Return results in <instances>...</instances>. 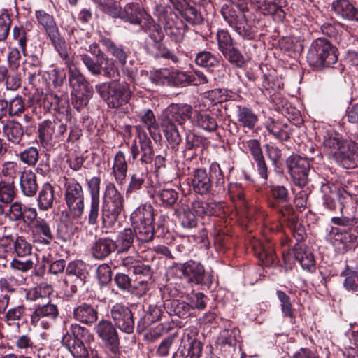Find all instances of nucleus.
Here are the masks:
<instances>
[{"label":"nucleus","mask_w":358,"mask_h":358,"mask_svg":"<svg viewBox=\"0 0 358 358\" xmlns=\"http://www.w3.org/2000/svg\"><path fill=\"white\" fill-rule=\"evenodd\" d=\"M331 8L338 17L358 22V10L348 0H335Z\"/></svg>","instance_id":"obj_23"},{"label":"nucleus","mask_w":358,"mask_h":358,"mask_svg":"<svg viewBox=\"0 0 358 358\" xmlns=\"http://www.w3.org/2000/svg\"><path fill=\"white\" fill-rule=\"evenodd\" d=\"M124 199L122 194L113 182H108L103 192L101 210L102 227L111 229L124 210Z\"/></svg>","instance_id":"obj_2"},{"label":"nucleus","mask_w":358,"mask_h":358,"mask_svg":"<svg viewBox=\"0 0 358 358\" xmlns=\"http://www.w3.org/2000/svg\"><path fill=\"white\" fill-rule=\"evenodd\" d=\"M341 276H345L343 286L347 290L357 291L358 289V271H350L346 265L345 270L341 273Z\"/></svg>","instance_id":"obj_51"},{"label":"nucleus","mask_w":358,"mask_h":358,"mask_svg":"<svg viewBox=\"0 0 358 358\" xmlns=\"http://www.w3.org/2000/svg\"><path fill=\"white\" fill-rule=\"evenodd\" d=\"M237 119L239 124L249 129H252L258 121V117L249 108L237 106Z\"/></svg>","instance_id":"obj_34"},{"label":"nucleus","mask_w":358,"mask_h":358,"mask_svg":"<svg viewBox=\"0 0 358 358\" xmlns=\"http://www.w3.org/2000/svg\"><path fill=\"white\" fill-rule=\"evenodd\" d=\"M166 305L171 315L185 318L191 314L192 306L184 301L173 299Z\"/></svg>","instance_id":"obj_42"},{"label":"nucleus","mask_w":358,"mask_h":358,"mask_svg":"<svg viewBox=\"0 0 358 358\" xmlns=\"http://www.w3.org/2000/svg\"><path fill=\"white\" fill-rule=\"evenodd\" d=\"M20 159L29 166L34 165L38 159V150L34 147L28 148L20 155Z\"/></svg>","instance_id":"obj_64"},{"label":"nucleus","mask_w":358,"mask_h":358,"mask_svg":"<svg viewBox=\"0 0 358 358\" xmlns=\"http://www.w3.org/2000/svg\"><path fill=\"white\" fill-rule=\"evenodd\" d=\"M92 94L84 91L71 92L72 106L78 111L81 110L87 105Z\"/></svg>","instance_id":"obj_50"},{"label":"nucleus","mask_w":358,"mask_h":358,"mask_svg":"<svg viewBox=\"0 0 358 358\" xmlns=\"http://www.w3.org/2000/svg\"><path fill=\"white\" fill-rule=\"evenodd\" d=\"M139 117L150 134L151 135L155 134L158 129V124L153 112L150 109L142 110L139 114Z\"/></svg>","instance_id":"obj_53"},{"label":"nucleus","mask_w":358,"mask_h":358,"mask_svg":"<svg viewBox=\"0 0 358 358\" xmlns=\"http://www.w3.org/2000/svg\"><path fill=\"white\" fill-rule=\"evenodd\" d=\"M53 292L52 285L47 282H42L36 287L29 289L27 293V298L29 301H36L41 298H46Z\"/></svg>","instance_id":"obj_44"},{"label":"nucleus","mask_w":358,"mask_h":358,"mask_svg":"<svg viewBox=\"0 0 358 358\" xmlns=\"http://www.w3.org/2000/svg\"><path fill=\"white\" fill-rule=\"evenodd\" d=\"M195 63L199 66L210 69L218 65L219 59L209 51H201L196 55Z\"/></svg>","instance_id":"obj_45"},{"label":"nucleus","mask_w":358,"mask_h":358,"mask_svg":"<svg viewBox=\"0 0 358 358\" xmlns=\"http://www.w3.org/2000/svg\"><path fill=\"white\" fill-rule=\"evenodd\" d=\"M180 270L189 282L196 285L206 283L205 269L200 262L189 260L181 265Z\"/></svg>","instance_id":"obj_20"},{"label":"nucleus","mask_w":358,"mask_h":358,"mask_svg":"<svg viewBox=\"0 0 358 358\" xmlns=\"http://www.w3.org/2000/svg\"><path fill=\"white\" fill-rule=\"evenodd\" d=\"M115 326L121 331L130 334L134 330V319L131 310L127 306L115 303L110 310Z\"/></svg>","instance_id":"obj_11"},{"label":"nucleus","mask_w":358,"mask_h":358,"mask_svg":"<svg viewBox=\"0 0 358 358\" xmlns=\"http://www.w3.org/2000/svg\"><path fill=\"white\" fill-rule=\"evenodd\" d=\"M266 128L275 138L282 141H287L290 138V132L286 129L285 125L275 122L273 119L268 121Z\"/></svg>","instance_id":"obj_40"},{"label":"nucleus","mask_w":358,"mask_h":358,"mask_svg":"<svg viewBox=\"0 0 358 358\" xmlns=\"http://www.w3.org/2000/svg\"><path fill=\"white\" fill-rule=\"evenodd\" d=\"M192 186L193 190L197 194H206L210 192L212 183L206 169L199 168L194 170Z\"/></svg>","instance_id":"obj_24"},{"label":"nucleus","mask_w":358,"mask_h":358,"mask_svg":"<svg viewBox=\"0 0 358 358\" xmlns=\"http://www.w3.org/2000/svg\"><path fill=\"white\" fill-rule=\"evenodd\" d=\"M218 48L222 53L234 47L233 39L229 33L224 30H220L217 33Z\"/></svg>","instance_id":"obj_56"},{"label":"nucleus","mask_w":358,"mask_h":358,"mask_svg":"<svg viewBox=\"0 0 358 358\" xmlns=\"http://www.w3.org/2000/svg\"><path fill=\"white\" fill-rule=\"evenodd\" d=\"M296 259L300 263L301 267L309 271L315 268V261L313 253L301 243H296L294 248Z\"/></svg>","instance_id":"obj_26"},{"label":"nucleus","mask_w":358,"mask_h":358,"mask_svg":"<svg viewBox=\"0 0 358 358\" xmlns=\"http://www.w3.org/2000/svg\"><path fill=\"white\" fill-rule=\"evenodd\" d=\"M24 132V127L17 121L9 120L3 127L4 136L9 142L15 145L20 143Z\"/></svg>","instance_id":"obj_27"},{"label":"nucleus","mask_w":358,"mask_h":358,"mask_svg":"<svg viewBox=\"0 0 358 358\" xmlns=\"http://www.w3.org/2000/svg\"><path fill=\"white\" fill-rule=\"evenodd\" d=\"M176 9L179 11L180 16L189 24L199 25L203 22V18L201 12L185 1L177 7Z\"/></svg>","instance_id":"obj_29"},{"label":"nucleus","mask_w":358,"mask_h":358,"mask_svg":"<svg viewBox=\"0 0 358 358\" xmlns=\"http://www.w3.org/2000/svg\"><path fill=\"white\" fill-rule=\"evenodd\" d=\"M64 200L74 219L80 218L85 209L84 192L81 185L74 178H64Z\"/></svg>","instance_id":"obj_8"},{"label":"nucleus","mask_w":358,"mask_h":358,"mask_svg":"<svg viewBox=\"0 0 358 358\" xmlns=\"http://www.w3.org/2000/svg\"><path fill=\"white\" fill-rule=\"evenodd\" d=\"M192 107L188 104H171L163 112L162 122L182 125L190 119Z\"/></svg>","instance_id":"obj_16"},{"label":"nucleus","mask_w":358,"mask_h":358,"mask_svg":"<svg viewBox=\"0 0 358 358\" xmlns=\"http://www.w3.org/2000/svg\"><path fill=\"white\" fill-rule=\"evenodd\" d=\"M94 331L108 348L113 352L117 351L120 340L117 330L110 321L100 320L95 326Z\"/></svg>","instance_id":"obj_15"},{"label":"nucleus","mask_w":358,"mask_h":358,"mask_svg":"<svg viewBox=\"0 0 358 358\" xmlns=\"http://www.w3.org/2000/svg\"><path fill=\"white\" fill-rule=\"evenodd\" d=\"M85 50L95 57L94 59L86 53L80 55V60L92 75L97 76L103 73V76L108 78L114 77L116 69L113 62L109 60L98 43H93L89 45L88 48H85Z\"/></svg>","instance_id":"obj_5"},{"label":"nucleus","mask_w":358,"mask_h":358,"mask_svg":"<svg viewBox=\"0 0 358 358\" xmlns=\"http://www.w3.org/2000/svg\"><path fill=\"white\" fill-rule=\"evenodd\" d=\"M66 273L69 275H75L83 285L89 277L87 265L83 261H72L69 263Z\"/></svg>","instance_id":"obj_37"},{"label":"nucleus","mask_w":358,"mask_h":358,"mask_svg":"<svg viewBox=\"0 0 358 358\" xmlns=\"http://www.w3.org/2000/svg\"><path fill=\"white\" fill-rule=\"evenodd\" d=\"M128 165L124 153L119 150L115 155L112 167V175L119 185L125 183Z\"/></svg>","instance_id":"obj_25"},{"label":"nucleus","mask_w":358,"mask_h":358,"mask_svg":"<svg viewBox=\"0 0 358 358\" xmlns=\"http://www.w3.org/2000/svg\"><path fill=\"white\" fill-rule=\"evenodd\" d=\"M337 50L331 43L319 38L313 41L308 50L307 60L309 64L317 69L329 67L338 60Z\"/></svg>","instance_id":"obj_6"},{"label":"nucleus","mask_w":358,"mask_h":358,"mask_svg":"<svg viewBox=\"0 0 358 358\" xmlns=\"http://www.w3.org/2000/svg\"><path fill=\"white\" fill-rule=\"evenodd\" d=\"M145 175L143 173H134L130 176V181L126 190V194L129 195L142 188L145 182Z\"/></svg>","instance_id":"obj_58"},{"label":"nucleus","mask_w":358,"mask_h":358,"mask_svg":"<svg viewBox=\"0 0 358 358\" xmlns=\"http://www.w3.org/2000/svg\"><path fill=\"white\" fill-rule=\"evenodd\" d=\"M73 317L80 323L91 325L98 320V310L91 304L82 303L74 308Z\"/></svg>","instance_id":"obj_22"},{"label":"nucleus","mask_w":358,"mask_h":358,"mask_svg":"<svg viewBox=\"0 0 358 358\" xmlns=\"http://www.w3.org/2000/svg\"><path fill=\"white\" fill-rule=\"evenodd\" d=\"M162 127L169 143L172 147L178 145L181 141V137L177 126L175 124L162 122Z\"/></svg>","instance_id":"obj_47"},{"label":"nucleus","mask_w":358,"mask_h":358,"mask_svg":"<svg viewBox=\"0 0 358 358\" xmlns=\"http://www.w3.org/2000/svg\"><path fill=\"white\" fill-rule=\"evenodd\" d=\"M276 294L280 302V308L284 317L289 318L290 322L294 324L295 312L291 303L290 297L285 292L280 290L277 291Z\"/></svg>","instance_id":"obj_43"},{"label":"nucleus","mask_w":358,"mask_h":358,"mask_svg":"<svg viewBox=\"0 0 358 358\" xmlns=\"http://www.w3.org/2000/svg\"><path fill=\"white\" fill-rule=\"evenodd\" d=\"M20 189L22 194L27 197L36 195L38 187L36 182V176L31 170L24 171L20 176Z\"/></svg>","instance_id":"obj_28"},{"label":"nucleus","mask_w":358,"mask_h":358,"mask_svg":"<svg viewBox=\"0 0 358 358\" xmlns=\"http://www.w3.org/2000/svg\"><path fill=\"white\" fill-rule=\"evenodd\" d=\"M115 282L117 286L124 291H130L133 287L140 289V287L136 280L134 281V285H132L131 278L124 273H117L115 276Z\"/></svg>","instance_id":"obj_57"},{"label":"nucleus","mask_w":358,"mask_h":358,"mask_svg":"<svg viewBox=\"0 0 358 358\" xmlns=\"http://www.w3.org/2000/svg\"><path fill=\"white\" fill-rule=\"evenodd\" d=\"M287 166L293 182L300 187H304L308 182L310 169L308 159L299 155H292L287 160Z\"/></svg>","instance_id":"obj_14"},{"label":"nucleus","mask_w":358,"mask_h":358,"mask_svg":"<svg viewBox=\"0 0 358 358\" xmlns=\"http://www.w3.org/2000/svg\"><path fill=\"white\" fill-rule=\"evenodd\" d=\"M134 227V236L140 243H148L154 237V227L152 224H133Z\"/></svg>","instance_id":"obj_46"},{"label":"nucleus","mask_w":358,"mask_h":358,"mask_svg":"<svg viewBox=\"0 0 358 358\" xmlns=\"http://www.w3.org/2000/svg\"><path fill=\"white\" fill-rule=\"evenodd\" d=\"M228 191L232 201H238L242 204L245 203L244 188L241 183H230Z\"/></svg>","instance_id":"obj_60"},{"label":"nucleus","mask_w":358,"mask_h":358,"mask_svg":"<svg viewBox=\"0 0 358 358\" xmlns=\"http://www.w3.org/2000/svg\"><path fill=\"white\" fill-rule=\"evenodd\" d=\"M242 144L245 152L249 154L253 160L264 155L261 142L258 139L243 140Z\"/></svg>","instance_id":"obj_48"},{"label":"nucleus","mask_w":358,"mask_h":358,"mask_svg":"<svg viewBox=\"0 0 358 358\" xmlns=\"http://www.w3.org/2000/svg\"><path fill=\"white\" fill-rule=\"evenodd\" d=\"M196 125L207 131H214L218 125L216 120L207 112H196L194 116Z\"/></svg>","instance_id":"obj_38"},{"label":"nucleus","mask_w":358,"mask_h":358,"mask_svg":"<svg viewBox=\"0 0 358 358\" xmlns=\"http://www.w3.org/2000/svg\"><path fill=\"white\" fill-rule=\"evenodd\" d=\"M12 20L7 13L0 15V43L5 45V41L8 36Z\"/></svg>","instance_id":"obj_59"},{"label":"nucleus","mask_w":358,"mask_h":358,"mask_svg":"<svg viewBox=\"0 0 358 358\" xmlns=\"http://www.w3.org/2000/svg\"><path fill=\"white\" fill-rule=\"evenodd\" d=\"M10 267L14 271L26 273L33 268L34 262L30 259L23 261L14 258L10 263Z\"/></svg>","instance_id":"obj_63"},{"label":"nucleus","mask_w":358,"mask_h":358,"mask_svg":"<svg viewBox=\"0 0 358 358\" xmlns=\"http://www.w3.org/2000/svg\"><path fill=\"white\" fill-rule=\"evenodd\" d=\"M157 82L164 85L179 86L189 85V73L176 69H164L156 73Z\"/></svg>","instance_id":"obj_19"},{"label":"nucleus","mask_w":358,"mask_h":358,"mask_svg":"<svg viewBox=\"0 0 358 358\" xmlns=\"http://www.w3.org/2000/svg\"><path fill=\"white\" fill-rule=\"evenodd\" d=\"M114 240L108 237L96 239L90 247L92 256L99 260H103L115 252Z\"/></svg>","instance_id":"obj_21"},{"label":"nucleus","mask_w":358,"mask_h":358,"mask_svg":"<svg viewBox=\"0 0 358 358\" xmlns=\"http://www.w3.org/2000/svg\"><path fill=\"white\" fill-rule=\"evenodd\" d=\"M55 199L53 187L46 182L43 185L38 196V206L42 211H47L53 206Z\"/></svg>","instance_id":"obj_32"},{"label":"nucleus","mask_w":358,"mask_h":358,"mask_svg":"<svg viewBox=\"0 0 358 358\" xmlns=\"http://www.w3.org/2000/svg\"><path fill=\"white\" fill-rule=\"evenodd\" d=\"M87 189L90 196V203L87 211V223L95 226L98 223L100 214V189L101 178L94 176L87 180Z\"/></svg>","instance_id":"obj_12"},{"label":"nucleus","mask_w":358,"mask_h":358,"mask_svg":"<svg viewBox=\"0 0 358 358\" xmlns=\"http://www.w3.org/2000/svg\"><path fill=\"white\" fill-rule=\"evenodd\" d=\"M185 337L188 358H200L202 352V344L196 339H192L189 335Z\"/></svg>","instance_id":"obj_55"},{"label":"nucleus","mask_w":358,"mask_h":358,"mask_svg":"<svg viewBox=\"0 0 358 358\" xmlns=\"http://www.w3.org/2000/svg\"><path fill=\"white\" fill-rule=\"evenodd\" d=\"M100 42L106 50L115 57L122 65L126 64L129 53L122 46L117 45L112 40L107 38H101Z\"/></svg>","instance_id":"obj_36"},{"label":"nucleus","mask_w":358,"mask_h":358,"mask_svg":"<svg viewBox=\"0 0 358 358\" xmlns=\"http://www.w3.org/2000/svg\"><path fill=\"white\" fill-rule=\"evenodd\" d=\"M132 273L136 275H139V277L136 279V282L140 287L139 294L141 295L145 294L149 289L148 280H150L152 276L150 267L139 261Z\"/></svg>","instance_id":"obj_31"},{"label":"nucleus","mask_w":358,"mask_h":358,"mask_svg":"<svg viewBox=\"0 0 358 358\" xmlns=\"http://www.w3.org/2000/svg\"><path fill=\"white\" fill-rule=\"evenodd\" d=\"M322 144L324 155L338 165L345 169L358 166V143L343 140L337 134L328 133Z\"/></svg>","instance_id":"obj_1"},{"label":"nucleus","mask_w":358,"mask_h":358,"mask_svg":"<svg viewBox=\"0 0 358 358\" xmlns=\"http://www.w3.org/2000/svg\"><path fill=\"white\" fill-rule=\"evenodd\" d=\"M163 314L162 309L157 305H149L146 314L143 318V327H148L151 324L159 320Z\"/></svg>","instance_id":"obj_54"},{"label":"nucleus","mask_w":358,"mask_h":358,"mask_svg":"<svg viewBox=\"0 0 358 358\" xmlns=\"http://www.w3.org/2000/svg\"><path fill=\"white\" fill-rule=\"evenodd\" d=\"M69 48H66V56L65 57L59 56L64 61V65L67 69V76L69 87L71 92L84 91L87 93H92L93 88L90 83L80 71V70L75 65L73 59L69 55Z\"/></svg>","instance_id":"obj_9"},{"label":"nucleus","mask_w":358,"mask_h":358,"mask_svg":"<svg viewBox=\"0 0 358 358\" xmlns=\"http://www.w3.org/2000/svg\"><path fill=\"white\" fill-rule=\"evenodd\" d=\"M7 103L10 117L20 116L25 110L24 99L19 95L10 99L9 101H7Z\"/></svg>","instance_id":"obj_52"},{"label":"nucleus","mask_w":358,"mask_h":358,"mask_svg":"<svg viewBox=\"0 0 358 358\" xmlns=\"http://www.w3.org/2000/svg\"><path fill=\"white\" fill-rule=\"evenodd\" d=\"M133 224H152L154 221V209L151 205L139 206L131 215Z\"/></svg>","instance_id":"obj_30"},{"label":"nucleus","mask_w":358,"mask_h":358,"mask_svg":"<svg viewBox=\"0 0 358 358\" xmlns=\"http://www.w3.org/2000/svg\"><path fill=\"white\" fill-rule=\"evenodd\" d=\"M113 17H118L131 24H141L145 10L138 3L131 2L125 5L124 8L117 6Z\"/></svg>","instance_id":"obj_17"},{"label":"nucleus","mask_w":358,"mask_h":358,"mask_svg":"<svg viewBox=\"0 0 358 358\" xmlns=\"http://www.w3.org/2000/svg\"><path fill=\"white\" fill-rule=\"evenodd\" d=\"M255 252L264 266H270L275 262V253L271 243H257L254 245Z\"/></svg>","instance_id":"obj_33"},{"label":"nucleus","mask_w":358,"mask_h":358,"mask_svg":"<svg viewBox=\"0 0 358 358\" xmlns=\"http://www.w3.org/2000/svg\"><path fill=\"white\" fill-rule=\"evenodd\" d=\"M59 312L57 305L47 303L38 305L31 315V324L44 329L50 328L59 317Z\"/></svg>","instance_id":"obj_10"},{"label":"nucleus","mask_w":358,"mask_h":358,"mask_svg":"<svg viewBox=\"0 0 358 358\" xmlns=\"http://www.w3.org/2000/svg\"><path fill=\"white\" fill-rule=\"evenodd\" d=\"M131 154L134 160L138 158L141 164H149L155 155L150 138L143 132H139L131 145Z\"/></svg>","instance_id":"obj_13"},{"label":"nucleus","mask_w":358,"mask_h":358,"mask_svg":"<svg viewBox=\"0 0 358 358\" xmlns=\"http://www.w3.org/2000/svg\"><path fill=\"white\" fill-rule=\"evenodd\" d=\"M13 252L17 257L23 258L32 252V245L25 237L17 236L13 240Z\"/></svg>","instance_id":"obj_41"},{"label":"nucleus","mask_w":358,"mask_h":358,"mask_svg":"<svg viewBox=\"0 0 358 358\" xmlns=\"http://www.w3.org/2000/svg\"><path fill=\"white\" fill-rule=\"evenodd\" d=\"M96 276L102 285H108L112 279V271L107 264H100L96 268Z\"/></svg>","instance_id":"obj_62"},{"label":"nucleus","mask_w":358,"mask_h":358,"mask_svg":"<svg viewBox=\"0 0 358 358\" xmlns=\"http://www.w3.org/2000/svg\"><path fill=\"white\" fill-rule=\"evenodd\" d=\"M29 229L34 243L45 246L50 245L54 234L48 221L38 217V221L31 225Z\"/></svg>","instance_id":"obj_18"},{"label":"nucleus","mask_w":358,"mask_h":358,"mask_svg":"<svg viewBox=\"0 0 358 358\" xmlns=\"http://www.w3.org/2000/svg\"><path fill=\"white\" fill-rule=\"evenodd\" d=\"M55 122L51 120H45L39 124L38 129V138L43 146L50 143L55 133Z\"/></svg>","instance_id":"obj_39"},{"label":"nucleus","mask_w":358,"mask_h":358,"mask_svg":"<svg viewBox=\"0 0 358 358\" xmlns=\"http://www.w3.org/2000/svg\"><path fill=\"white\" fill-rule=\"evenodd\" d=\"M16 195L15 187L13 182H0V202L10 203Z\"/></svg>","instance_id":"obj_49"},{"label":"nucleus","mask_w":358,"mask_h":358,"mask_svg":"<svg viewBox=\"0 0 358 358\" xmlns=\"http://www.w3.org/2000/svg\"><path fill=\"white\" fill-rule=\"evenodd\" d=\"M246 4H224L221 8L224 20L238 35L245 39L255 38L257 29L246 19L245 13L248 11Z\"/></svg>","instance_id":"obj_3"},{"label":"nucleus","mask_w":358,"mask_h":358,"mask_svg":"<svg viewBox=\"0 0 358 358\" xmlns=\"http://www.w3.org/2000/svg\"><path fill=\"white\" fill-rule=\"evenodd\" d=\"M95 88L107 106L115 109L127 104L132 93L127 82H120L116 80L99 83Z\"/></svg>","instance_id":"obj_4"},{"label":"nucleus","mask_w":358,"mask_h":358,"mask_svg":"<svg viewBox=\"0 0 358 358\" xmlns=\"http://www.w3.org/2000/svg\"><path fill=\"white\" fill-rule=\"evenodd\" d=\"M35 23L43 30L50 40L59 56H66V48H69L64 38L61 36L58 25L54 16L45 10L40 9L35 11Z\"/></svg>","instance_id":"obj_7"},{"label":"nucleus","mask_w":358,"mask_h":358,"mask_svg":"<svg viewBox=\"0 0 358 358\" xmlns=\"http://www.w3.org/2000/svg\"><path fill=\"white\" fill-rule=\"evenodd\" d=\"M134 239V233L130 228L125 229L117 236L115 241H114L115 248V250L117 252L122 253L127 252L131 247Z\"/></svg>","instance_id":"obj_35"},{"label":"nucleus","mask_w":358,"mask_h":358,"mask_svg":"<svg viewBox=\"0 0 358 358\" xmlns=\"http://www.w3.org/2000/svg\"><path fill=\"white\" fill-rule=\"evenodd\" d=\"M25 308L24 306H18L10 308L5 314L3 320L8 325L10 326L13 322L21 320L24 315Z\"/></svg>","instance_id":"obj_61"}]
</instances>
